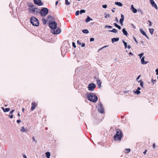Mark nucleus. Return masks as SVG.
<instances>
[{
    "label": "nucleus",
    "mask_w": 158,
    "mask_h": 158,
    "mask_svg": "<svg viewBox=\"0 0 158 158\" xmlns=\"http://www.w3.org/2000/svg\"><path fill=\"white\" fill-rule=\"evenodd\" d=\"M123 136V134L120 130L118 129L116 130V133L114 136V139L116 141H120Z\"/></svg>",
    "instance_id": "f257e3e1"
},
{
    "label": "nucleus",
    "mask_w": 158,
    "mask_h": 158,
    "mask_svg": "<svg viewBox=\"0 0 158 158\" xmlns=\"http://www.w3.org/2000/svg\"><path fill=\"white\" fill-rule=\"evenodd\" d=\"M88 99L90 101L96 102L98 100V97L94 93L90 94L87 96Z\"/></svg>",
    "instance_id": "f03ea898"
},
{
    "label": "nucleus",
    "mask_w": 158,
    "mask_h": 158,
    "mask_svg": "<svg viewBox=\"0 0 158 158\" xmlns=\"http://www.w3.org/2000/svg\"><path fill=\"white\" fill-rule=\"evenodd\" d=\"M30 22L31 24L35 26H39V23L38 20L34 17H32L30 19Z\"/></svg>",
    "instance_id": "7ed1b4c3"
},
{
    "label": "nucleus",
    "mask_w": 158,
    "mask_h": 158,
    "mask_svg": "<svg viewBox=\"0 0 158 158\" xmlns=\"http://www.w3.org/2000/svg\"><path fill=\"white\" fill-rule=\"evenodd\" d=\"M48 12V9L46 8H42L40 10L41 15L43 17H44L46 15Z\"/></svg>",
    "instance_id": "20e7f679"
},
{
    "label": "nucleus",
    "mask_w": 158,
    "mask_h": 158,
    "mask_svg": "<svg viewBox=\"0 0 158 158\" xmlns=\"http://www.w3.org/2000/svg\"><path fill=\"white\" fill-rule=\"evenodd\" d=\"M60 29L57 27L51 30V32L53 34H58L60 33L61 32Z\"/></svg>",
    "instance_id": "39448f33"
},
{
    "label": "nucleus",
    "mask_w": 158,
    "mask_h": 158,
    "mask_svg": "<svg viewBox=\"0 0 158 158\" xmlns=\"http://www.w3.org/2000/svg\"><path fill=\"white\" fill-rule=\"evenodd\" d=\"M57 24L55 21H50L49 24V27L51 29V30L56 27Z\"/></svg>",
    "instance_id": "423d86ee"
},
{
    "label": "nucleus",
    "mask_w": 158,
    "mask_h": 158,
    "mask_svg": "<svg viewBox=\"0 0 158 158\" xmlns=\"http://www.w3.org/2000/svg\"><path fill=\"white\" fill-rule=\"evenodd\" d=\"M96 87V85L94 83L89 84L88 85V90L90 91H93L95 88Z\"/></svg>",
    "instance_id": "0eeeda50"
},
{
    "label": "nucleus",
    "mask_w": 158,
    "mask_h": 158,
    "mask_svg": "<svg viewBox=\"0 0 158 158\" xmlns=\"http://www.w3.org/2000/svg\"><path fill=\"white\" fill-rule=\"evenodd\" d=\"M98 110L101 113H103L104 112V108L101 103H99L98 105Z\"/></svg>",
    "instance_id": "6e6552de"
},
{
    "label": "nucleus",
    "mask_w": 158,
    "mask_h": 158,
    "mask_svg": "<svg viewBox=\"0 0 158 158\" xmlns=\"http://www.w3.org/2000/svg\"><path fill=\"white\" fill-rule=\"evenodd\" d=\"M39 10L37 8H30L29 9V11L31 13L34 14H36Z\"/></svg>",
    "instance_id": "1a4fd4ad"
},
{
    "label": "nucleus",
    "mask_w": 158,
    "mask_h": 158,
    "mask_svg": "<svg viewBox=\"0 0 158 158\" xmlns=\"http://www.w3.org/2000/svg\"><path fill=\"white\" fill-rule=\"evenodd\" d=\"M32 106L31 108V110L32 111L37 106L38 103L36 102H32L31 103Z\"/></svg>",
    "instance_id": "9d476101"
},
{
    "label": "nucleus",
    "mask_w": 158,
    "mask_h": 158,
    "mask_svg": "<svg viewBox=\"0 0 158 158\" xmlns=\"http://www.w3.org/2000/svg\"><path fill=\"white\" fill-rule=\"evenodd\" d=\"M33 1L35 4L39 6H41L43 5V3L42 2L41 0H33Z\"/></svg>",
    "instance_id": "9b49d317"
},
{
    "label": "nucleus",
    "mask_w": 158,
    "mask_h": 158,
    "mask_svg": "<svg viewBox=\"0 0 158 158\" xmlns=\"http://www.w3.org/2000/svg\"><path fill=\"white\" fill-rule=\"evenodd\" d=\"M150 2L152 7H155L156 10L158 9V7L156 4L155 3L153 0H150Z\"/></svg>",
    "instance_id": "f8f14e48"
},
{
    "label": "nucleus",
    "mask_w": 158,
    "mask_h": 158,
    "mask_svg": "<svg viewBox=\"0 0 158 158\" xmlns=\"http://www.w3.org/2000/svg\"><path fill=\"white\" fill-rule=\"evenodd\" d=\"M139 31L141 33L143 34V35L145 36V37L148 39H149L148 37L147 36L146 33L142 29H140L139 30Z\"/></svg>",
    "instance_id": "ddd939ff"
},
{
    "label": "nucleus",
    "mask_w": 158,
    "mask_h": 158,
    "mask_svg": "<svg viewBox=\"0 0 158 158\" xmlns=\"http://www.w3.org/2000/svg\"><path fill=\"white\" fill-rule=\"evenodd\" d=\"M121 18L119 20V23L121 25H122L123 21L124 20V16L123 14H121Z\"/></svg>",
    "instance_id": "4468645a"
},
{
    "label": "nucleus",
    "mask_w": 158,
    "mask_h": 158,
    "mask_svg": "<svg viewBox=\"0 0 158 158\" xmlns=\"http://www.w3.org/2000/svg\"><path fill=\"white\" fill-rule=\"evenodd\" d=\"M97 83L98 85V87L99 88H100L101 86V82L100 80L99 79H97Z\"/></svg>",
    "instance_id": "2eb2a0df"
},
{
    "label": "nucleus",
    "mask_w": 158,
    "mask_h": 158,
    "mask_svg": "<svg viewBox=\"0 0 158 158\" xmlns=\"http://www.w3.org/2000/svg\"><path fill=\"white\" fill-rule=\"evenodd\" d=\"M20 131L22 132H25L27 133L28 132V130L27 129H25L24 127H22L20 129Z\"/></svg>",
    "instance_id": "dca6fc26"
},
{
    "label": "nucleus",
    "mask_w": 158,
    "mask_h": 158,
    "mask_svg": "<svg viewBox=\"0 0 158 158\" xmlns=\"http://www.w3.org/2000/svg\"><path fill=\"white\" fill-rule=\"evenodd\" d=\"M141 63L143 64H147V63L148 62H145L144 57H143L142 58V59H141Z\"/></svg>",
    "instance_id": "f3484780"
},
{
    "label": "nucleus",
    "mask_w": 158,
    "mask_h": 158,
    "mask_svg": "<svg viewBox=\"0 0 158 158\" xmlns=\"http://www.w3.org/2000/svg\"><path fill=\"white\" fill-rule=\"evenodd\" d=\"M131 10L134 13H136L137 12V10L136 9H135L133 6V5H131Z\"/></svg>",
    "instance_id": "a211bd4d"
},
{
    "label": "nucleus",
    "mask_w": 158,
    "mask_h": 158,
    "mask_svg": "<svg viewBox=\"0 0 158 158\" xmlns=\"http://www.w3.org/2000/svg\"><path fill=\"white\" fill-rule=\"evenodd\" d=\"M119 40V38H113L112 39L111 41L112 43H114L115 41H118Z\"/></svg>",
    "instance_id": "6ab92c4d"
},
{
    "label": "nucleus",
    "mask_w": 158,
    "mask_h": 158,
    "mask_svg": "<svg viewBox=\"0 0 158 158\" xmlns=\"http://www.w3.org/2000/svg\"><path fill=\"white\" fill-rule=\"evenodd\" d=\"M2 109L3 110L4 112H8L10 110V109L9 108H6L5 109L4 107H2Z\"/></svg>",
    "instance_id": "aec40b11"
},
{
    "label": "nucleus",
    "mask_w": 158,
    "mask_h": 158,
    "mask_svg": "<svg viewBox=\"0 0 158 158\" xmlns=\"http://www.w3.org/2000/svg\"><path fill=\"white\" fill-rule=\"evenodd\" d=\"M92 20V19H91L88 16L85 19V21L86 22H88L90 21V20Z\"/></svg>",
    "instance_id": "412c9836"
},
{
    "label": "nucleus",
    "mask_w": 158,
    "mask_h": 158,
    "mask_svg": "<svg viewBox=\"0 0 158 158\" xmlns=\"http://www.w3.org/2000/svg\"><path fill=\"white\" fill-rule=\"evenodd\" d=\"M115 4L120 6H123L122 4L120 2H115Z\"/></svg>",
    "instance_id": "4be33fe9"
},
{
    "label": "nucleus",
    "mask_w": 158,
    "mask_h": 158,
    "mask_svg": "<svg viewBox=\"0 0 158 158\" xmlns=\"http://www.w3.org/2000/svg\"><path fill=\"white\" fill-rule=\"evenodd\" d=\"M46 156L47 158H50V153L48 152H46L45 153Z\"/></svg>",
    "instance_id": "5701e85b"
},
{
    "label": "nucleus",
    "mask_w": 158,
    "mask_h": 158,
    "mask_svg": "<svg viewBox=\"0 0 158 158\" xmlns=\"http://www.w3.org/2000/svg\"><path fill=\"white\" fill-rule=\"evenodd\" d=\"M123 32V34L126 36H127V31H126L125 28H123L122 30Z\"/></svg>",
    "instance_id": "b1692460"
},
{
    "label": "nucleus",
    "mask_w": 158,
    "mask_h": 158,
    "mask_svg": "<svg viewBox=\"0 0 158 158\" xmlns=\"http://www.w3.org/2000/svg\"><path fill=\"white\" fill-rule=\"evenodd\" d=\"M114 25L116 27H117L120 30L121 29V27L120 26L118 25L116 23H114Z\"/></svg>",
    "instance_id": "393cba45"
},
{
    "label": "nucleus",
    "mask_w": 158,
    "mask_h": 158,
    "mask_svg": "<svg viewBox=\"0 0 158 158\" xmlns=\"http://www.w3.org/2000/svg\"><path fill=\"white\" fill-rule=\"evenodd\" d=\"M109 31L114 33H116L117 32V30L114 28L112 30H110Z\"/></svg>",
    "instance_id": "a878e982"
},
{
    "label": "nucleus",
    "mask_w": 158,
    "mask_h": 158,
    "mask_svg": "<svg viewBox=\"0 0 158 158\" xmlns=\"http://www.w3.org/2000/svg\"><path fill=\"white\" fill-rule=\"evenodd\" d=\"M82 32L83 33H88L89 32V31L87 29H85L83 30Z\"/></svg>",
    "instance_id": "bb28decb"
},
{
    "label": "nucleus",
    "mask_w": 158,
    "mask_h": 158,
    "mask_svg": "<svg viewBox=\"0 0 158 158\" xmlns=\"http://www.w3.org/2000/svg\"><path fill=\"white\" fill-rule=\"evenodd\" d=\"M149 30L150 32L152 35L154 31V29L153 28L149 29Z\"/></svg>",
    "instance_id": "cd10ccee"
},
{
    "label": "nucleus",
    "mask_w": 158,
    "mask_h": 158,
    "mask_svg": "<svg viewBox=\"0 0 158 158\" xmlns=\"http://www.w3.org/2000/svg\"><path fill=\"white\" fill-rule=\"evenodd\" d=\"M125 151L126 153H127L130 152L131 150L129 148H127L125 149Z\"/></svg>",
    "instance_id": "c85d7f7f"
},
{
    "label": "nucleus",
    "mask_w": 158,
    "mask_h": 158,
    "mask_svg": "<svg viewBox=\"0 0 158 158\" xmlns=\"http://www.w3.org/2000/svg\"><path fill=\"white\" fill-rule=\"evenodd\" d=\"M134 92L135 93H136L137 94H139L140 93V92L137 90L136 91H134Z\"/></svg>",
    "instance_id": "c756f323"
},
{
    "label": "nucleus",
    "mask_w": 158,
    "mask_h": 158,
    "mask_svg": "<svg viewBox=\"0 0 158 158\" xmlns=\"http://www.w3.org/2000/svg\"><path fill=\"white\" fill-rule=\"evenodd\" d=\"M65 3L67 5H69L70 4V2L68 1V0H65Z\"/></svg>",
    "instance_id": "7c9ffc66"
},
{
    "label": "nucleus",
    "mask_w": 158,
    "mask_h": 158,
    "mask_svg": "<svg viewBox=\"0 0 158 158\" xmlns=\"http://www.w3.org/2000/svg\"><path fill=\"white\" fill-rule=\"evenodd\" d=\"M140 82V85L142 87H143V82L141 80H140L139 81Z\"/></svg>",
    "instance_id": "2f4dec72"
},
{
    "label": "nucleus",
    "mask_w": 158,
    "mask_h": 158,
    "mask_svg": "<svg viewBox=\"0 0 158 158\" xmlns=\"http://www.w3.org/2000/svg\"><path fill=\"white\" fill-rule=\"evenodd\" d=\"M123 43L124 45L125 48H126L127 47V43L125 42L124 41H123Z\"/></svg>",
    "instance_id": "473e14b6"
},
{
    "label": "nucleus",
    "mask_w": 158,
    "mask_h": 158,
    "mask_svg": "<svg viewBox=\"0 0 158 158\" xmlns=\"http://www.w3.org/2000/svg\"><path fill=\"white\" fill-rule=\"evenodd\" d=\"M85 10H81L80 11V14H81L83 13H85Z\"/></svg>",
    "instance_id": "72a5a7b5"
},
{
    "label": "nucleus",
    "mask_w": 158,
    "mask_h": 158,
    "mask_svg": "<svg viewBox=\"0 0 158 158\" xmlns=\"http://www.w3.org/2000/svg\"><path fill=\"white\" fill-rule=\"evenodd\" d=\"M143 53H141V54H139V57L140 58H141L142 56L143 55Z\"/></svg>",
    "instance_id": "f704fd0d"
},
{
    "label": "nucleus",
    "mask_w": 158,
    "mask_h": 158,
    "mask_svg": "<svg viewBox=\"0 0 158 158\" xmlns=\"http://www.w3.org/2000/svg\"><path fill=\"white\" fill-rule=\"evenodd\" d=\"M109 27V28H111L112 27V26H106L105 27V28H106V27Z\"/></svg>",
    "instance_id": "c9c22d12"
},
{
    "label": "nucleus",
    "mask_w": 158,
    "mask_h": 158,
    "mask_svg": "<svg viewBox=\"0 0 158 158\" xmlns=\"http://www.w3.org/2000/svg\"><path fill=\"white\" fill-rule=\"evenodd\" d=\"M107 47V46H104L103 47H102V48H100V49L98 50V51H99L100 50H101L103 48H106V47Z\"/></svg>",
    "instance_id": "e433bc0d"
},
{
    "label": "nucleus",
    "mask_w": 158,
    "mask_h": 158,
    "mask_svg": "<svg viewBox=\"0 0 158 158\" xmlns=\"http://www.w3.org/2000/svg\"><path fill=\"white\" fill-rule=\"evenodd\" d=\"M79 11H77L76 12V15H79Z\"/></svg>",
    "instance_id": "4c0bfd02"
},
{
    "label": "nucleus",
    "mask_w": 158,
    "mask_h": 158,
    "mask_svg": "<svg viewBox=\"0 0 158 158\" xmlns=\"http://www.w3.org/2000/svg\"><path fill=\"white\" fill-rule=\"evenodd\" d=\"M72 45H73V46L74 48H76V45H75V43H74V42H73L72 43Z\"/></svg>",
    "instance_id": "58836bf2"
},
{
    "label": "nucleus",
    "mask_w": 158,
    "mask_h": 158,
    "mask_svg": "<svg viewBox=\"0 0 158 158\" xmlns=\"http://www.w3.org/2000/svg\"><path fill=\"white\" fill-rule=\"evenodd\" d=\"M155 81H156V80H153V79H151V82L153 83V84H154V83L155 82Z\"/></svg>",
    "instance_id": "ea45409f"
},
{
    "label": "nucleus",
    "mask_w": 158,
    "mask_h": 158,
    "mask_svg": "<svg viewBox=\"0 0 158 158\" xmlns=\"http://www.w3.org/2000/svg\"><path fill=\"white\" fill-rule=\"evenodd\" d=\"M110 17V15L109 14H107V15H106L105 16V18H107V17Z\"/></svg>",
    "instance_id": "a19ab883"
},
{
    "label": "nucleus",
    "mask_w": 158,
    "mask_h": 158,
    "mask_svg": "<svg viewBox=\"0 0 158 158\" xmlns=\"http://www.w3.org/2000/svg\"><path fill=\"white\" fill-rule=\"evenodd\" d=\"M107 7V6L106 5H103L102 6V7L104 8H106Z\"/></svg>",
    "instance_id": "79ce46f5"
},
{
    "label": "nucleus",
    "mask_w": 158,
    "mask_h": 158,
    "mask_svg": "<svg viewBox=\"0 0 158 158\" xmlns=\"http://www.w3.org/2000/svg\"><path fill=\"white\" fill-rule=\"evenodd\" d=\"M133 39H134V40H135V42L137 43V44L138 43V42H137V40H136V39L135 38V37H133Z\"/></svg>",
    "instance_id": "37998d69"
},
{
    "label": "nucleus",
    "mask_w": 158,
    "mask_h": 158,
    "mask_svg": "<svg viewBox=\"0 0 158 158\" xmlns=\"http://www.w3.org/2000/svg\"><path fill=\"white\" fill-rule=\"evenodd\" d=\"M94 39L93 38H91L90 39V42L94 41Z\"/></svg>",
    "instance_id": "c03bdc74"
},
{
    "label": "nucleus",
    "mask_w": 158,
    "mask_h": 158,
    "mask_svg": "<svg viewBox=\"0 0 158 158\" xmlns=\"http://www.w3.org/2000/svg\"><path fill=\"white\" fill-rule=\"evenodd\" d=\"M77 43L78 44L81 45V42L78 40L77 41Z\"/></svg>",
    "instance_id": "a18cd8bd"
},
{
    "label": "nucleus",
    "mask_w": 158,
    "mask_h": 158,
    "mask_svg": "<svg viewBox=\"0 0 158 158\" xmlns=\"http://www.w3.org/2000/svg\"><path fill=\"white\" fill-rule=\"evenodd\" d=\"M156 75H158V69H156Z\"/></svg>",
    "instance_id": "49530a36"
},
{
    "label": "nucleus",
    "mask_w": 158,
    "mask_h": 158,
    "mask_svg": "<svg viewBox=\"0 0 158 158\" xmlns=\"http://www.w3.org/2000/svg\"><path fill=\"white\" fill-rule=\"evenodd\" d=\"M148 22L150 23V24H149V26H152V23H151V21L150 20H148Z\"/></svg>",
    "instance_id": "de8ad7c7"
},
{
    "label": "nucleus",
    "mask_w": 158,
    "mask_h": 158,
    "mask_svg": "<svg viewBox=\"0 0 158 158\" xmlns=\"http://www.w3.org/2000/svg\"><path fill=\"white\" fill-rule=\"evenodd\" d=\"M9 117L10 118H13V115H9Z\"/></svg>",
    "instance_id": "09e8293b"
},
{
    "label": "nucleus",
    "mask_w": 158,
    "mask_h": 158,
    "mask_svg": "<svg viewBox=\"0 0 158 158\" xmlns=\"http://www.w3.org/2000/svg\"><path fill=\"white\" fill-rule=\"evenodd\" d=\"M15 111V110H11V111H10V114H12L13 112H14Z\"/></svg>",
    "instance_id": "8fccbe9b"
},
{
    "label": "nucleus",
    "mask_w": 158,
    "mask_h": 158,
    "mask_svg": "<svg viewBox=\"0 0 158 158\" xmlns=\"http://www.w3.org/2000/svg\"><path fill=\"white\" fill-rule=\"evenodd\" d=\"M85 43H83L82 44H81V46L82 47H85Z\"/></svg>",
    "instance_id": "3c124183"
},
{
    "label": "nucleus",
    "mask_w": 158,
    "mask_h": 158,
    "mask_svg": "<svg viewBox=\"0 0 158 158\" xmlns=\"http://www.w3.org/2000/svg\"><path fill=\"white\" fill-rule=\"evenodd\" d=\"M20 122H21V121H20V120H18L17 121V122L18 123H19Z\"/></svg>",
    "instance_id": "603ef678"
},
{
    "label": "nucleus",
    "mask_w": 158,
    "mask_h": 158,
    "mask_svg": "<svg viewBox=\"0 0 158 158\" xmlns=\"http://www.w3.org/2000/svg\"><path fill=\"white\" fill-rule=\"evenodd\" d=\"M147 150H145L144 151V152H143V153L144 154H146V153L147 152Z\"/></svg>",
    "instance_id": "864d4df0"
},
{
    "label": "nucleus",
    "mask_w": 158,
    "mask_h": 158,
    "mask_svg": "<svg viewBox=\"0 0 158 158\" xmlns=\"http://www.w3.org/2000/svg\"><path fill=\"white\" fill-rule=\"evenodd\" d=\"M141 89V88L139 87H138L137 88V90H138L139 91V90Z\"/></svg>",
    "instance_id": "5fc2aeb1"
},
{
    "label": "nucleus",
    "mask_w": 158,
    "mask_h": 158,
    "mask_svg": "<svg viewBox=\"0 0 158 158\" xmlns=\"http://www.w3.org/2000/svg\"><path fill=\"white\" fill-rule=\"evenodd\" d=\"M115 19H116V22L117 23H118V20L117 17L115 18Z\"/></svg>",
    "instance_id": "6e6d98bb"
},
{
    "label": "nucleus",
    "mask_w": 158,
    "mask_h": 158,
    "mask_svg": "<svg viewBox=\"0 0 158 158\" xmlns=\"http://www.w3.org/2000/svg\"><path fill=\"white\" fill-rule=\"evenodd\" d=\"M153 148H155V143H154L153 144Z\"/></svg>",
    "instance_id": "4d7b16f0"
},
{
    "label": "nucleus",
    "mask_w": 158,
    "mask_h": 158,
    "mask_svg": "<svg viewBox=\"0 0 158 158\" xmlns=\"http://www.w3.org/2000/svg\"><path fill=\"white\" fill-rule=\"evenodd\" d=\"M32 139H33V141H35V142H36V141H35V138H34V137H32Z\"/></svg>",
    "instance_id": "13d9d810"
},
{
    "label": "nucleus",
    "mask_w": 158,
    "mask_h": 158,
    "mask_svg": "<svg viewBox=\"0 0 158 158\" xmlns=\"http://www.w3.org/2000/svg\"><path fill=\"white\" fill-rule=\"evenodd\" d=\"M132 26H133V27L134 28H135V26H134L133 24H132Z\"/></svg>",
    "instance_id": "bf43d9fd"
},
{
    "label": "nucleus",
    "mask_w": 158,
    "mask_h": 158,
    "mask_svg": "<svg viewBox=\"0 0 158 158\" xmlns=\"http://www.w3.org/2000/svg\"><path fill=\"white\" fill-rule=\"evenodd\" d=\"M23 157L24 158H27V156H26L25 155H23Z\"/></svg>",
    "instance_id": "052dcab7"
},
{
    "label": "nucleus",
    "mask_w": 158,
    "mask_h": 158,
    "mask_svg": "<svg viewBox=\"0 0 158 158\" xmlns=\"http://www.w3.org/2000/svg\"><path fill=\"white\" fill-rule=\"evenodd\" d=\"M24 110H25V109L24 108H22V111L23 113H24Z\"/></svg>",
    "instance_id": "680f3d73"
},
{
    "label": "nucleus",
    "mask_w": 158,
    "mask_h": 158,
    "mask_svg": "<svg viewBox=\"0 0 158 158\" xmlns=\"http://www.w3.org/2000/svg\"><path fill=\"white\" fill-rule=\"evenodd\" d=\"M58 1L56 2V3H55V4H56V5L58 3Z\"/></svg>",
    "instance_id": "e2e57ef3"
},
{
    "label": "nucleus",
    "mask_w": 158,
    "mask_h": 158,
    "mask_svg": "<svg viewBox=\"0 0 158 158\" xmlns=\"http://www.w3.org/2000/svg\"><path fill=\"white\" fill-rule=\"evenodd\" d=\"M140 77V75H139L136 78V80H137Z\"/></svg>",
    "instance_id": "0e129e2a"
},
{
    "label": "nucleus",
    "mask_w": 158,
    "mask_h": 158,
    "mask_svg": "<svg viewBox=\"0 0 158 158\" xmlns=\"http://www.w3.org/2000/svg\"><path fill=\"white\" fill-rule=\"evenodd\" d=\"M127 48L128 49H130L131 48V46L130 45H128L127 47Z\"/></svg>",
    "instance_id": "69168bd1"
},
{
    "label": "nucleus",
    "mask_w": 158,
    "mask_h": 158,
    "mask_svg": "<svg viewBox=\"0 0 158 158\" xmlns=\"http://www.w3.org/2000/svg\"><path fill=\"white\" fill-rule=\"evenodd\" d=\"M18 116H20V114L19 113L18 114Z\"/></svg>",
    "instance_id": "338daca9"
},
{
    "label": "nucleus",
    "mask_w": 158,
    "mask_h": 158,
    "mask_svg": "<svg viewBox=\"0 0 158 158\" xmlns=\"http://www.w3.org/2000/svg\"><path fill=\"white\" fill-rule=\"evenodd\" d=\"M112 10V12H114V10Z\"/></svg>",
    "instance_id": "774afa93"
}]
</instances>
